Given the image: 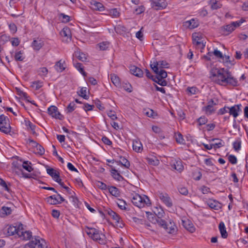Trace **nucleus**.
I'll use <instances>...</instances> for the list:
<instances>
[{"label": "nucleus", "instance_id": "23", "mask_svg": "<svg viewBox=\"0 0 248 248\" xmlns=\"http://www.w3.org/2000/svg\"><path fill=\"white\" fill-rule=\"evenodd\" d=\"M18 236L23 240H29L32 236V232L30 231H24L21 232H19Z\"/></svg>", "mask_w": 248, "mask_h": 248}, {"label": "nucleus", "instance_id": "31", "mask_svg": "<svg viewBox=\"0 0 248 248\" xmlns=\"http://www.w3.org/2000/svg\"><path fill=\"white\" fill-rule=\"evenodd\" d=\"M75 55L78 59L82 62H85L87 60L86 55L81 52L80 51L77 50L75 52Z\"/></svg>", "mask_w": 248, "mask_h": 248}, {"label": "nucleus", "instance_id": "32", "mask_svg": "<svg viewBox=\"0 0 248 248\" xmlns=\"http://www.w3.org/2000/svg\"><path fill=\"white\" fill-rule=\"evenodd\" d=\"M109 193L113 196L118 197L120 196V191L119 189L114 186H110L108 188Z\"/></svg>", "mask_w": 248, "mask_h": 248}, {"label": "nucleus", "instance_id": "25", "mask_svg": "<svg viewBox=\"0 0 248 248\" xmlns=\"http://www.w3.org/2000/svg\"><path fill=\"white\" fill-rule=\"evenodd\" d=\"M64 64L65 62L64 61H62V60H60L56 63L55 65V69L58 72H62L65 69Z\"/></svg>", "mask_w": 248, "mask_h": 248}, {"label": "nucleus", "instance_id": "50", "mask_svg": "<svg viewBox=\"0 0 248 248\" xmlns=\"http://www.w3.org/2000/svg\"><path fill=\"white\" fill-rule=\"evenodd\" d=\"M87 93V88L86 87H82L80 91V96L82 97L85 99H88V96L86 95Z\"/></svg>", "mask_w": 248, "mask_h": 248}, {"label": "nucleus", "instance_id": "54", "mask_svg": "<svg viewBox=\"0 0 248 248\" xmlns=\"http://www.w3.org/2000/svg\"><path fill=\"white\" fill-rule=\"evenodd\" d=\"M60 16L62 18V21L64 23H67L70 21V17L69 16L66 15L63 13H61L60 15Z\"/></svg>", "mask_w": 248, "mask_h": 248}, {"label": "nucleus", "instance_id": "48", "mask_svg": "<svg viewBox=\"0 0 248 248\" xmlns=\"http://www.w3.org/2000/svg\"><path fill=\"white\" fill-rule=\"evenodd\" d=\"M175 139H176V141H177V142L180 143V144H184L185 143V140L183 138V136L180 133L175 135Z\"/></svg>", "mask_w": 248, "mask_h": 248}, {"label": "nucleus", "instance_id": "5", "mask_svg": "<svg viewBox=\"0 0 248 248\" xmlns=\"http://www.w3.org/2000/svg\"><path fill=\"white\" fill-rule=\"evenodd\" d=\"M0 131L5 134H8L11 131L9 120L3 114L0 115Z\"/></svg>", "mask_w": 248, "mask_h": 248}, {"label": "nucleus", "instance_id": "14", "mask_svg": "<svg viewBox=\"0 0 248 248\" xmlns=\"http://www.w3.org/2000/svg\"><path fill=\"white\" fill-rule=\"evenodd\" d=\"M91 8L93 10L102 12L105 10V7L102 3L95 0H92L90 2Z\"/></svg>", "mask_w": 248, "mask_h": 248}, {"label": "nucleus", "instance_id": "58", "mask_svg": "<svg viewBox=\"0 0 248 248\" xmlns=\"http://www.w3.org/2000/svg\"><path fill=\"white\" fill-rule=\"evenodd\" d=\"M198 122L200 125H203L207 122V119L205 117H201L198 119Z\"/></svg>", "mask_w": 248, "mask_h": 248}, {"label": "nucleus", "instance_id": "44", "mask_svg": "<svg viewBox=\"0 0 248 248\" xmlns=\"http://www.w3.org/2000/svg\"><path fill=\"white\" fill-rule=\"evenodd\" d=\"M17 229L16 226H10L7 229V233L9 235H13L16 234Z\"/></svg>", "mask_w": 248, "mask_h": 248}, {"label": "nucleus", "instance_id": "18", "mask_svg": "<svg viewBox=\"0 0 248 248\" xmlns=\"http://www.w3.org/2000/svg\"><path fill=\"white\" fill-rule=\"evenodd\" d=\"M133 149L138 153L141 152L142 150V145L139 140L136 139L133 141Z\"/></svg>", "mask_w": 248, "mask_h": 248}, {"label": "nucleus", "instance_id": "42", "mask_svg": "<svg viewBox=\"0 0 248 248\" xmlns=\"http://www.w3.org/2000/svg\"><path fill=\"white\" fill-rule=\"evenodd\" d=\"M203 109L205 111V113L207 115H211L215 111L213 107L210 105H207V106L204 107Z\"/></svg>", "mask_w": 248, "mask_h": 248}, {"label": "nucleus", "instance_id": "27", "mask_svg": "<svg viewBox=\"0 0 248 248\" xmlns=\"http://www.w3.org/2000/svg\"><path fill=\"white\" fill-rule=\"evenodd\" d=\"M148 164L153 166H157L159 164V160L155 156L151 157H147L146 158Z\"/></svg>", "mask_w": 248, "mask_h": 248}, {"label": "nucleus", "instance_id": "2", "mask_svg": "<svg viewBox=\"0 0 248 248\" xmlns=\"http://www.w3.org/2000/svg\"><path fill=\"white\" fill-rule=\"evenodd\" d=\"M131 201L133 204L139 208L143 207L145 205L149 206L151 204L150 200L147 196L145 195L141 196L138 194L133 196Z\"/></svg>", "mask_w": 248, "mask_h": 248}, {"label": "nucleus", "instance_id": "20", "mask_svg": "<svg viewBox=\"0 0 248 248\" xmlns=\"http://www.w3.org/2000/svg\"><path fill=\"white\" fill-rule=\"evenodd\" d=\"M183 224L184 227L189 232H193L195 231V228L194 227L192 223L189 220H183Z\"/></svg>", "mask_w": 248, "mask_h": 248}, {"label": "nucleus", "instance_id": "26", "mask_svg": "<svg viewBox=\"0 0 248 248\" xmlns=\"http://www.w3.org/2000/svg\"><path fill=\"white\" fill-rule=\"evenodd\" d=\"M121 160L116 161V163L119 165L121 164L122 166L125 167L126 168H129L130 166V162L125 157L122 156H120Z\"/></svg>", "mask_w": 248, "mask_h": 248}, {"label": "nucleus", "instance_id": "36", "mask_svg": "<svg viewBox=\"0 0 248 248\" xmlns=\"http://www.w3.org/2000/svg\"><path fill=\"white\" fill-rule=\"evenodd\" d=\"M31 165V163L30 162H29L28 161H25L23 162L22 167L27 171L31 172L33 170Z\"/></svg>", "mask_w": 248, "mask_h": 248}, {"label": "nucleus", "instance_id": "4", "mask_svg": "<svg viewBox=\"0 0 248 248\" xmlns=\"http://www.w3.org/2000/svg\"><path fill=\"white\" fill-rule=\"evenodd\" d=\"M156 74L157 76L155 77H152V80L161 86H166L167 85V82L163 79L167 77V72L164 70H160L159 73Z\"/></svg>", "mask_w": 248, "mask_h": 248}, {"label": "nucleus", "instance_id": "55", "mask_svg": "<svg viewBox=\"0 0 248 248\" xmlns=\"http://www.w3.org/2000/svg\"><path fill=\"white\" fill-rule=\"evenodd\" d=\"M2 212L3 214L6 215H10L11 213L12 210L10 208L5 206H3L1 208Z\"/></svg>", "mask_w": 248, "mask_h": 248}, {"label": "nucleus", "instance_id": "47", "mask_svg": "<svg viewBox=\"0 0 248 248\" xmlns=\"http://www.w3.org/2000/svg\"><path fill=\"white\" fill-rule=\"evenodd\" d=\"M75 67L84 76H86V73L84 72L82 64L80 63L77 62L74 63Z\"/></svg>", "mask_w": 248, "mask_h": 248}, {"label": "nucleus", "instance_id": "28", "mask_svg": "<svg viewBox=\"0 0 248 248\" xmlns=\"http://www.w3.org/2000/svg\"><path fill=\"white\" fill-rule=\"evenodd\" d=\"M61 34L62 36L67 37V38L70 39L71 37L70 29L67 27H64L61 31Z\"/></svg>", "mask_w": 248, "mask_h": 248}, {"label": "nucleus", "instance_id": "33", "mask_svg": "<svg viewBox=\"0 0 248 248\" xmlns=\"http://www.w3.org/2000/svg\"><path fill=\"white\" fill-rule=\"evenodd\" d=\"M111 175L112 177L116 180L121 181L123 179V177L118 172V171L115 169L111 170Z\"/></svg>", "mask_w": 248, "mask_h": 248}, {"label": "nucleus", "instance_id": "21", "mask_svg": "<svg viewBox=\"0 0 248 248\" xmlns=\"http://www.w3.org/2000/svg\"><path fill=\"white\" fill-rule=\"evenodd\" d=\"M171 167L179 171H181L183 170V166L182 165L181 161H174L171 163Z\"/></svg>", "mask_w": 248, "mask_h": 248}, {"label": "nucleus", "instance_id": "17", "mask_svg": "<svg viewBox=\"0 0 248 248\" xmlns=\"http://www.w3.org/2000/svg\"><path fill=\"white\" fill-rule=\"evenodd\" d=\"M44 45L43 41L39 39L34 40L31 43V46L35 50H39Z\"/></svg>", "mask_w": 248, "mask_h": 248}, {"label": "nucleus", "instance_id": "13", "mask_svg": "<svg viewBox=\"0 0 248 248\" xmlns=\"http://www.w3.org/2000/svg\"><path fill=\"white\" fill-rule=\"evenodd\" d=\"M92 238L96 241H98L100 244H105L106 243V236L102 233H100L99 231L97 230V232H95Z\"/></svg>", "mask_w": 248, "mask_h": 248}, {"label": "nucleus", "instance_id": "8", "mask_svg": "<svg viewBox=\"0 0 248 248\" xmlns=\"http://www.w3.org/2000/svg\"><path fill=\"white\" fill-rule=\"evenodd\" d=\"M47 111L48 114L52 117L59 119L60 120L62 119L63 118L62 115H61V114L58 111V108L54 106H51L48 108Z\"/></svg>", "mask_w": 248, "mask_h": 248}, {"label": "nucleus", "instance_id": "19", "mask_svg": "<svg viewBox=\"0 0 248 248\" xmlns=\"http://www.w3.org/2000/svg\"><path fill=\"white\" fill-rule=\"evenodd\" d=\"M130 71L131 74L137 77H141L143 75V71L135 65L130 66Z\"/></svg>", "mask_w": 248, "mask_h": 248}, {"label": "nucleus", "instance_id": "53", "mask_svg": "<svg viewBox=\"0 0 248 248\" xmlns=\"http://www.w3.org/2000/svg\"><path fill=\"white\" fill-rule=\"evenodd\" d=\"M48 72L47 69L46 67L40 68L38 71L39 75L41 76H44L47 75Z\"/></svg>", "mask_w": 248, "mask_h": 248}, {"label": "nucleus", "instance_id": "34", "mask_svg": "<svg viewBox=\"0 0 248 248\" xmlns=\"http://www.w3.org/2000/svg\"><path fill=\"white\" fill-rule=\"evenodd\" d=\"M34 147V151L36 154L40 155H42L45 153V149L43 146L37 143V145H35Z\"/></svg>", "mask_w": 248, "mask_h": 248}, {"label": "nucleus", "instance_id": "63", "mask_svg": "<svg viewBox=\"0 0 248 248\" xmlns=\"http://www.w3.org/2000/svg\"><path fill=\"white\" fill-rule=\"evenodd\" d=\"M213 54L218 58L221 59L222 57H223V54L219 50L217 49L214 50V52L212 53Z\"/></svg>", "mask_w": 248, "mask_h": 248}, {"label": "nucleus", "instance_id": "62", "mask_svg": "<svg viewBox=\"0 0 248 248\" xmlns=\"http://www.w3.org/2000/svg\"><path fill=\"white\" fill-rule=\"evenodd\" d=\"M229 160L232 164H235L237 163V158L233 155L229 156Z\"/></svg>", "mask_w": 248, "mask_h": 248}, {"label": "nucleus", "instance_id": "24", "mask_svg": "<svg viewBox=\"0 0 248 248\" xmlns=\"http://www.w3.org/2000/svg\"><path fill=\"white\" fill-rule=\"evenodd\" d=\"M212 141H216L217 142L212 143L213 148L215 149H217L218 148H219L221 147H223L224 146V142L222 140L219 139H213L212 140Z\"/></svg>", "mask_w": 248, "mask_h": 248}, {"label": "nucleus", "instance_id": "40", "mask_svg": "<svg viewBox=\"0 0 248 248\" xmlns=\"http://www.w3.org/2000/svg\"><path fill=\"white\" fill-rule=\"evenodd\" d=\"M23 54V53L21 51L16 52L14 56L15 60L16 61H23L24 59Z\"/></svg>", "mask_w": 248, "mask_h": 248}, {"label": "nucleus", "instance_id": "41", "mask_svg": "<svg viewBox=\"0 0 248 248\" xmlns=\"http://www.w3.org/2000/svg\"><path fill=\"white\" fill-rule=\"evenodd\" d=\"M118 206V207L122 210H126V202L123 200H121L120 199H118L117 200V201L116 202Z\"/></svg>", "mask_w": 248, "mask_h": 248}, {"label": "nucleus", "instance_id": "3", "mask_svg": "<svg viewBox=\"0 0 248 248\" xmlns=\"http://www.w3.org/2000/svg\"><path fill=\"white\" fill-rule=\"evenodd\" d=\"M157 221V224L163 228L166 232L169 234H174L177 231V228L173 221H170L169 223H167L164 220L162 219H158L155 220Z\"/></svg>", "mask_w": 248, "mask_h": 248}, {"label": "nucleus", "instance_id": "57", "mask_svg": "<svg viewBox=\"0 0 248 248\" xmlns=\"http://www.w3.org/2000/svg\"><path fill=\"white\" fill-rule=\"evenodd\" d=\"M123 87L125 91L129 93H131L132 91V86L129 83H124L123 85Z\"/></svg>", "mask_w": 248, "mask_h": 248}, {"label": "nucleus", "instance_id": "56", "mask_svg": "<svg viewBox=\"0 0 248 248\" xmlns=\"http://www.w3.org/2000/svg\"><path fill=\"white\" fill-rule=\"evenodd\" d=\"M109 14L113 17H117L119 16V12L116 9H113L110 11Z\"/></svg>", "mask_w": 248, "mask_h": 248}, {"label": "nucleus", "instance_id": "7", "mask_svg": "<svg viewBox=\"0 0 248 248\" xmlns=\"http://www.w3.org/2000/svg\"><path fill=\"white\" fill-rule=\"evenodd\" d=\"M199 25L198 20L196 18H192L190 20L185 21L183 23V26L186 29H193L197 28Z\"/></svg>", "mask_w": 248, "mask_h": 248}, {"label": "nucleus", "instance_id": "59", "mask_svg": "<svg viewBox=\"0 0 248 248\" xmlns=\"http://www.w3.org/2000/svg\"><path fill=\"white\" fill-rule=\"evenodd\" d=\"M16 229H17V232L16 234L19 235V232H23L25 231L24 229L23 228V225L21 223H19L17 226H16Z\"/></svg>", "mask_w": 248, "mask_h": 248}, {"label": "nucleus", "instance_id": "1", "mask_svg": "<svg viewBox=\"0 0 248 248\" xmlns=\"http://www.w3.org/2000/svg\"><path fill=\"white\" fill-rule=\"evenodd\" d=\"M210 78L213 81L217 83L222 85L224 83L229 84L233 86L238 85V81L236 78H233L231 73L224 68L218 69L213 68L210 70Z\"/></svg>", "mask_w": 248, "mask_h": 248}, {"label": "nucleus", "instance_id": "15", "mask_svg": "<svg viewBox=\"0 0 248 248\" xmlns=\"http://www.w3.org/2000/svg\"><path fill=\"white\" fill-rule=\"evenodd\" d=\"M46 172L55 181H56L60 178V173L57 170L51 168L46 169Z\"/></svg>", "mask_w": 248, "mask_h": 248}, {"label": "nucleus", "instance_id": "45", "mask_svg": "<svg viewBox=\"0 0 248 248\" xmlns=\"http://www.w3.org/2000/svg\"><path fill=\"white\" fill-rule=\"evenodd\" d=\"M101 50H106L108 48L109 46V43L108 42H103L97 45Z\"/></svg>", "mask_w": 248, "mask_h": 248}, {"label": "nucleus", "instance_id": "10", "mask_svg": "<svg viewBox=\"0 0 248 248\" xmlns=\"http://www.w3.org/2000/svg\"><path fill=\"white\" fill-rule=\"evenodd\" d=\"M241 104H238L228 108L230 115H232L234 118H236L239 115V112L241 111Z\"/></svg>", "mask_w": 248, "mask_h": 248}, {"label": "nucleus", "instance_id": "30", "mask_svg": "<svg viewBox=\"0 0 248 248\" xmlns=\"http://www.w3.org/2000/svg\"><path fill=\"white\" fill-rule=\"evenodd\" d=\"M210 4L211 5V8L213 10L220 8L222 6L221 4L217 0H211Z\"/></svg>", "mask_w": 248, "mask_h": 248}, {"label": "nucleus", "instance_id": "39", "mask_svg": "<svg viewBox=\"0 0 248 248\" xmlns=\"http://www.w3.org/2000/svg\"><path fill=\"white\" fill-rule=\"evenodd\" d=\"M146 216L148 217V219L153 223L157 224V221L155 220H157L156 216L155 215L153 214L152 213L150 212H146Z\"/></svg>", "mask_w": 248, "mask_h": 248}, {"label": "nucleus", "instance_id": "51", "mask_svg": "<svg viewBox=\"0 0 248 248\" xmlns=\"http://www.w3.org/2000/svg\"><path fill=\"white\" fill-rule=\"evenodd\" d=\"M221 59H222V62L226 64H228V63H229L231 65H233V64H234L230 60V57L229 56H226V55L223 56V57H222Z\"/></svg>", "mask_w": 248, "mask_h": 248}, {"label": "nucleus", "instance_id": "37", "mask_svg": "<svg viewBox=\"0 0 248 248\" xmlns=\"http://www.w3.org/2000/svg\"><path fill=\"white\" fill-rule=\"evenodd\" d=\"M111 80L112 82L116 87H119L121 85L120 79L118 77L115 75H111Z\"/></svg>", "mask_w": 248, "mask_h": 248}, {"label": "nucleus", "instance_id": "60", "mask_svg": "<svg viewBox=\"0 0 248 248\" xmlns=\"http://www.w3.org/2000/svg\"><path fill=\"white\" fill-rule=\"evenodd\" d=\"M179 192L184 195H186L188 194V190L185 187H180L178 188Z\"/></svg>", "mask_w": 248, "mask_h": 248}, {"label": "nucleus", "instance_id": "35", "mask_svg": "<svg viewBox=\"0 0 248 248\" xmlns=\"http://www.w3.org/2000/svg\"><path fill=\"white\" fill-rule=\"evenodd\" d=\"M47 202L51 204H59L58 199L56 195H52L47 198Z\"/></svg>", "mask_w": 248, "mask_h": 248}, {"label": "nucleus", "instance_id": "38", "mask_svg": "<svg viewBox=\"0 0 248 248\" xmlns=\"http://www.w3.org/2000/svg\"><path fill=\"white\" fill-rule=\"evenodd\" d=\"M43 82L42 81L38 80L32 82L31 87L35 90H38L43 86Z\"/></svg>", "mask_w": 248, "mask_h": 248}, {"label": "nucleus", "instance_id": "16", "mask_svg": "<svg viewBox=\"0 0 248 248\" xmlns=\"http://www.w3.org/2000/svg\"><path fill=\"white\" fill-rule=\"evenodd\" d=\"M207 204L211 208L214 209L215 210H217L221 209V203L215 200H209L207 202Z\"/></svg>", "mask_w": 248, "mask_h": 248}, {"label": "nucleus", "instance_id": "49", "mask_svg": "<svg viewBox=\"0 0 248 248\" xmlns=\"http://www.w3.org/2000/svg\"><path fill=\"white\" fill-rule=\"evenodd\" d=\"M76 108V104L74 102H71L67 107V113H71Z\"/></svg>", "mask_w": 248, "mask_h": 248}, {"label": "nucleus", "instance_id": "43", "mask_svg": "<svg viewBox=\"0 0 248 248\" xmlns=\"http://www.w3.org/2000/svg\"><path fill=\"white\" fill-rule=\"evenodd\" d=\"M186 92L188 95H191L196 94L198 93V90L195 87H188L186 89Z\"/></svg>", "mask_w": 248, "mask_h": 248}, {"label": "nucleus", "instance_id": "61", "mask_svg": "<svg viewBox=\"0 0 248 248\" xmlns=\"http://www.w3.org/2000/svg\"><path fill=\"white\" fill-rule=\"evenodd\" d=\"M26 125L28 126V128H30L31 131L33 132V133H35L34 130L35 126L33 125L30 121H28L26 123Z\"/></svg>", "mask_w": 248, "mask_h": 248}, {"label": "nucleus", "instance_id": "52", "mask_svg": "<svg viewBox=\"0 0 248 248\" xmlns=\"http://www.w3.org/2000/svg\"><path fill=\"white\" fill-rule=\"evenodd\" d=\"M241 141L240 140H237L235 141L233 143V148L235 151H238L241 148Z\"/></svg>", "mask_w": 248, "mask_h": 248}, {"label": "nucleus", "instance_id": "6", "mask_svg": "<svg viewBox=\"0 0 248 248\" xmlns=\"http://www.w3.org/2000/svg\"><path fill=\"white\" fill-rule=\"evenodd\" d=\"M169 64L164 61H159L151 64V67L155 74L159 73L160 70L163 68H168Z\"/></svg>", "mask_w": 248, "mask_h": 248}, {"label": "nucleus", "instance_id": "29", "mask_svg": "<svg viewBox=\"0 0 248 248\" xmlns=\"http://www.w3.org/2000/svg\"><path fill=\"white\" fill-rule=\"evenodd\" d=\"M108 214L114 220L116 221V222H119L120 217L115 212L111 210H109L108 211Z\"/></svg>", "mask_w": 248, "mask_h": 248}, {"label": "nucleus", "instance_id": "22", "mask_svg": "<svg viewBox=\"0 0 248 248\" xmlns=\"http://www.w3.org/2000/svg\"><path fill=\"white\" fill-rule=\"evenodd\" d=\"M218 228L222 237L223 238H226L228 236V233L226 231V227L223 222L221 221L219 223Z\"/></svg>", "mask_w": 248, "mask_h": 248}, {"label": "nucleus", "instance_id": "11", "mask_svg": "<svg viewBox=\"0 0 248 248\" xmlns=\"http://www.w3.org/2000/svg\"><path fill=\"white\" fill-rule=\"evenodd\" d=\"M150 1L152 7L156 9H162L167 6V2L163 0H151Z\"/></svg>", "mask_w": 248, "mask_h": 248}, {"label": "nucleus", "instance_id": "12", "mask_svg": "<svg viewBox=\"0 0 248 248\" xmlns=\"http://www.w3.org/2000/svg\"><path fill=\"white\" fill-rule=\"evenodd\" d=\"M192 38L194 44L198 46H201L202 48L204 47L205 45L203 43L201 34L198 33H193Z\"/></svg>", "mask_w": 248, "mask_h": 248}, {"label": "nucleus", "instance_id": "46", "mask_svg": "<svg viewBox=\"0 0 248 248\" xmlns=\"http://www.w3.org/2000/svg\"><path fill=\"white\" fill-rule=\"evenodd\" d=\"M85 232L91 238L93 237L95 232H97V229L95 228H90L87 227L85 229Z\"/></svg>", "mask_w": 248, "mask_h": 248}, {"label": "nucleus", "instance_id": "64", "mask_svg": "<svg viewBox=\"0 0 248 248\" xmlns=\"http://www.w3.org/2000/svg\"><path fill=\"white\" fill-rule=\"evenodd\" d=\"M97 186L99 188L103 190H105L107 188V186L102 182H98Z\"/></svg>", "mask_w": 248, "mask_h": 248}, {"label": "nucleus", "instance_id": "9", "mask_svg": "<svg viewBox=\"0 0 248 248\" xmlns=\"http://www.w3.org/2000/svg\"><path fill=\"white\" fill-rule=\"evenodd\" d=\"M159 198L167 207H171L172 206V201L168 194L160 193L159 194Z\"/></svg>", "mask_w": 248, "mask_h": 248}]
</instances>
